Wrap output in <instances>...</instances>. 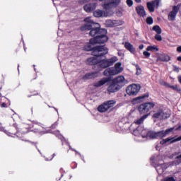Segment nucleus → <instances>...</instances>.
Listing matches in <instances>:
<instances>
[{
	"instance_id": "obj_1",
	"label": "nucleus",
	"mask_w": 181,
	"mask_h": 181,
	"mask_svg": "<svg viewBox=\"0 0 181 181\" xmlns=\"http://www.w3.org/2000/svg\"><path fill=\"white\" fill-rule=\"evenodd\" d=\"M108 53V48L105 46H97L93 49L92 57L88 59L87 63L90 66L97 64L99 67V71L101 69H106L110 67L108 59H101V56H104Z\"/></svg>"
},
{
	"instance_id": "obj_2",
	"label": "nucleus",
	"mask_w": 181,
	"mask_h": 181,
	"mask_svg": "<svg viewBox=\"0 0 181 181\" xmlns=\"http://www.w3.org/2000/svg\"><path fill=\"white\" fill-rule=\"evenodd\" d=\"M149 115H144L140 119L134 122L129 127L131 131H133V135L135 136H141V138H150L151 139H155L158 138V132H148L145 129L141 124L144 122Z\"/></svg>"
},
{
	"instance_id": "obj_3",
	"label": "nucleus",
	"mask_w": 181,
	"mask_h": 181,
	"mask_svg": "<svg viewBox=\"0 0 181 181\" xmlns=\"http://www.w3.org/2000/svg\"><path fill=\"white\" fill-rule=\"evenodd\" d=\"M85 25H83L81 29V30H90L89 33L90 36L97 37L100 36L101 33V28H100V24L94 23L91 19V17H87L84 19Z\"/></svg>"
},
{
	"instance_id": "obj_4",
	"label": "nucleus",
	"mask_w": 181,
	"mask_h": 181,
	"mask_svg": "<svg viewBox=\"0 0 181 181\" xmlns=\"http://www.w3.org/2000/svg\"><path fill=\"white\" fill-rule=\"evenodd\" d=\"M124 71V67H122V63L117 62L115 64L114 67L106 69L103 74L104 76H117Z\"/></svg>"
},
{
	"instance_id": "obj_5",
	"label": "nucleus",
	"mask_w": 181,
	"mask_h": 181,
	"mask_svg": "<svg viewBox=\"0 0 181 181\" xmlns=\"http://www.w3.org/2000/svg\"><path fill=\"white\" fill-rule=\"evenodd\" d=\"M170 117V113L163 109H158L153 112L152 118L154 122L156 121H162L163 119H168Z\"/></svg>"
},
{
	"instance_id": "obj_6",
	"label": "nucleus",
	"mask_w": 181,
	"mask_h": 181,
	"mask_svg": "<svg viewBox=\"0 0 181 181\" xmlns=\"http://www.w3.org/2000/svg\"><path fill=\"white\" fill-rule=\"evenodd\" d=\"M151 160H154V162H157V165L156 166V169L158 175H163V172L168 169V165L163 163L162 160L161 156H153L151 158Z\"/></svg>"
},
{
	"instance_id": "obj_7",
	"label": "nucleus",
	"mask_w": 181,
	"mask_h": 181,
	"mask_svg": "<svg viewBox=\"0 0 181 181\" xmlns=\"http://www.w3.org/2000/svg\"><path fill=\"white\" fill-rule=\"evenodd\" d=\"M100 35H98L90 40V45H95L97 43H105L108 40L107 37V30H100Z\"/></svg>"
},
{
	"instance_id": "obj_8",
	"label": "nucleus",
	"mask_w": 181,
	"mask_h": 181,
	"mask_svg": "<svg viewBox=\"0 0 181 181\" xmlns=\"http://www.w3.org/2000/svg\"><path fill=\"white\" fill-rule=\"evenodd\" d=\"M117 104V101L115 100H108L105 102L103 104L99 105L98 107V111L99 112H105L110 110V108H112L114 105Z\"/></svg>"
},
{
	"instance_id": "obj_9",
	"label": "nucleus",
	"mask_w": 181,
	"mask_h": 181,
	"mask_svg": "<svg viewBox=\"0 0 181 181\" xmlns=\"http://www.w3.org/2000/svg\"><path fill=\"white\" fill-rule=\"evenodd\" d=\"M153 107H155V104L152 102L150 103H143L141 105H140L138 107V110L140 114H148V112H149V111H151V110H152V108H153Z\"/></svg>"
},
{
	"instance_id": "obj_10",
	"label": "nucleus",
	"mask_w": 181,
	"mask_h": 181,
	"mask_svg": "<svg viewBox=\"0 0 181 181\" xmlns=\"http://www.w3.org/2000/svg\"><path fill=\"white\" fill-rule=\"evenodd\" d=\"M104 1L103 6L104 9H112V8H117L119 4H121V0H100Z\"/></svg>"
},
{
	"instance_id": "obj_11",
	"label": "nucleus",
	"mask_w": 181,
	"mask_h": 181,
	"mask_svg": "<svg viewBox=\"0 0 181 181\" xmlns=\"http://www.w3.org/2000/svg\"><path fill=\"white\" fill-rule=\"evenodd\" d=\"M140 90L141 86L135 83L129 86L126 89L128 95H136Z\"/></svg>"
},
{
	"instance_id": "obj_12",
	"label": "nucleus",
	"mask_w": 181,
	"mask_h": 181,
	"mask_svg": "<svg viewBox=\"0 0 181 181\" xmlns=\"http://www.w3.org/2000/svg\"><path fill=\"white\" fill-rule=\"evenodd\" d=\"M124 21L122 20H107L105 25L107 28H115V26H122Z\"/></svg>"
},
{
	"instance_id": "obj_13",
	"label": "nucleus",
	"mask_w": 181,
	"mask_h": 181,
	"mask_svg": "<svg viewBox=\"0 0 181 181\" xmlns=\"http://www.w3.org/2000/svg\"><path fill=\"white\" fill-rule=\"evenodd\" d=\"M174 129L175 131H180L181 129V126H179L178 127L175 128V127H173V128H170L165 131H160L157 132V138H163L165 136H166L170 132H173Z\"/></svg>"
},
{
	"instance_id": "obj_14",
	"label": "nucleus",
	"mask_w": 181,
	"mask_h": 181,
	"mask_svg": "<svg viewBox=\"0 0 181 181\" xmlns=\"http://www.w3.org/2000/svg\"><path fill=\"white\" fill-rule=\"evenodd\" d=\"M181 4H178L177 6H174L173 10L168 14V21H173L176 19V16L177 15V12L180 9Z\"/></svg>"
},
{
	"instance_id": "obj_15",
	"label": "nucleus",
	"mask_w": 181,
	"mask_h": 181,
	"mask_svg": "<svg viewBox=\"0 0 181 181\" xmlns=\"http://www.w3.org/2000/svg\"><path fill=\"white\" fill-rule=\"evenodd\" d=\"M112 83H115L117 86L121 88L125 85V78L124 76H119L112 80Z\"/></svg>"
},
{
	"instance_id": "obj_16",
	"label": "nucleus",
	"mask_w": 181,
	"mask_h": 181,
	"mask_svg": "<svg viewBox=\"0 0 181 181\" xmlns=\"http://www.w3.org/2000/svg\"><path fill=\"white\" fill-rule=\"evenodd\" d=\"M158 6H159V0L147 3V8L150 12H154L155 8H158Z\"/></svg>"
},
{
	"instance_id": "obj_17",
	"label": "nucleus",
	"mask_w": 181,
	"mask_h": 181,
	"mask_svg": "<svg viewBox=\"0 0 181 181\" xmlns=\"http://www.w3.org/2000/svg\"><path fill=\"white\" fill-rule=\"evenodd\" d=\"M148 97H149V94H148V93H146L145 95H143L142 96H139L132 100V104H133V105L139 104V103L144 102V100H145V98H148Z\"/></svg>"
},
{
	"instance_id": "obj_18",
	"label": "nucleus",
	"mask_w": 181,
	"mask_h": 181,
	"mask_svg": "<svg viewBox=\"0 0 181 181\" xmlns=\"http://www.w3.org/2000/svg\"><path fill=\"white\" fill-rule=\"evenodd\" d=\"M181 141V136L179 137H168L163 141H160V144L163 145V144H167V142H170V144H175V142H179Z\"/></svg>"
},
{
	"instance_id": "obj_19",
	"label": "nucleus",
	"mask_w": 181,
	"mask_h": 181,
	"mask_svg": "<svg viewBox=\"0 0 181 181\" xmlns=\"http://www.w3.org/2000/svg\"><path fill=\"white\" fill-rule=\"evenodd\" d=\"M95 8H97L96 3H88L83 6L84 11L86 12H93Z\"/></svg>"
},
{
	"instance_id": "obj_20",
	"label": "nucleus",
	"mask_w": 181,
	"mask_h": 181,
	"mask_svg": "<svg viewBox=\"0 0 181 181\" xmlns=\"http://www.w3.org/2000/svg\"><path fill=\"white\" fill-rule=\"evenodd\" d=\"M93 15L95 18H107V16H110L107 13L100 9L95 11Z\"/></svg>"
},
{
	"instance_id": "obj_21",
	"label": "nucleus",
	"mask_w": 181,
	"mask_h": 181,
	"mask_svg": "<svg viewBox=\"0 0 181 181\" xmlns=\"http://www.w3.org/2000/svg\"><path fill=\"white\" fill-rule=\"evenodd\" d=\"M111 79L110 78H103L98 82L93 83L94 87H102L104 84L108 83Z\"/></svg>"
},
{
	"instance_id": "obj_22",
	"label": "nucleus",
	"mask_w": 181,
	"mask_h": 181,
	"mask_svg": "<svg viewBox=\"0 0 181 181\" xmlns=\"http://www.w3.org/2000/svg\"><path fill=\"white\" fill-rule=\"evenodd\" d=\"M136 11L139 16H141L142 18L146 16V12L145 11V8L143 6H137L136 7Z\"/></svg>"
},
{
	"instance_id": "obj_23",
	"label": "nucleus",
	"mask_w": 181,
	"mask_h": 181,
	"mask_svg": "<svg viewBox=\"0 0 181 181\" xmlns=\"http://www.w3.org/2000/svg\"><path fill=\"white\" fill-rule=\"evenodd\" d=\"M100 76L99 71H95L89 74H86L83 77V80H88L90 78H95L96 77H98Z\"/></svg>"
},
{
	"instance_id": "obj_24",
	"label": "nucleus",
	"mask_w": 181,
	"mask_h": 181,
	"mask_svg": "<svg viewBox=\"0 0 181 181\" xmlns=\"http://www.w3.org/2000/svg\"><path fill=\"white\" fill-rule=\"evenodd\" d=\"M119 88H119L115 83L112 82V83L108 86L107 91L111 94V93H117Z\"/></svg>"
},
{
	"instance_id": "obj_25",
	"label": "nucleus",
	"mask_w": 181,
	"mask_h": 181,
	"mask_svg": "<svg viewBox=\"0 0 181 181\" xmlns=\"http://www.w3.org/2000/svg\"><path fill=\"white\" fill-rule=\"evenodd\" d=\"M124 47L132 53V54H135V47L131 44V42H125Z\"/></svg>"
},
{
	"instance_id": "obj_26",
	"label": "nucleus",
	"mask_w": 181,
	"mask_h": 181,
	"mask_svg": "<svg viewBox=\"0 0 181 181\" xmlns=\"http://www.w3.org/2000/svg\"><path fill=\"white\" fill-rule=\"evenodd\" d=\"M157 60H160V62H170V57L166 54H163L158 57Z\"/></svg>"
},
{
	"instance_id": "obj_27",
	"label": "nucleus",
	"mask_w": 181,
	"mask_h": 181,
	"mask_svg": "<svg viewBox=\"0 0 181 181\" xmlns=\"http://www.w3.org/2000/svg\"><path fill=\"white\" fill-rule=\"evenodd\" d=\"M147 52H159V48L156 45H150L146 48Z\"/></svg>"
},
{
	"instance_id": "obj_28",
	"label": "nucleus",
	"mask_w": 181,
	"mask_h": 181,
	"mask_svg": "<svg viewBox=\"0 0 181 181\" xmlns=\"http://www.w3.org/2000/svg\"><path fill=\"white\" fill-rule=\"evenodd\" d=\"M107 62L109 63V66H112L114 63H116V62H118V57H111L110 59H107Z\"/></svg>"
},
{
	"instance_id": "obj_29",
	"label": "nucleus",
	"mask_w": 181,
	"mask_h": 181,
	"mask_svg": "<svg viewBox=\"0 0 181 181\" xmlns=\"http://www.w3.org/2000/svg\"><path fill=\"white\" fill-rule=\"evenodd\" d=\"M133 66H135L136 72V76H141V74H142V69H141V66H139V65L136 64H133Z\"/></svg>"
},
{
	"instance_id": "obj_30",
	"label": "nucleus",
	"mask_w": 181,
	"mask_h": 181,
	"mask_svg": "<svg viewBox=\"0 0 181 181\" xmlns=\"http://www.w3.org/2000/svg\"><path fill=\"white\" fill-rule=\"evenodd\" d=\"M153 30H154V32H156L157 35H160V33H162V29L160 28V27H159V25L153 26Z\"/></svg>"
},
{
	"instance_id": "obj_31",
	"label": "nucleus",
	"mask_w": 181,
	"mask_h": 181,
	"mask_svg": "<svg viewBox=\"0 0 181 181\" xmlns=\"http://www.w3.org/2000/svg\"><path fill=\"white\" fill-rule=\"evenodd\" d=\"M170 88H172L173 90H175V91H180V88L177 87V85L175 86H170V85H167Z\"/></svg>"
},
{
	"instance_id": "obj_32",
	"label": "nucleus",
	"mask_w": 181,
	"mask_h": 181,
	"mask_svg": "<svg viewBox=\"0 0 181 181\" xmlns=\"http://www.w3.org/2000/svg\"><path fill=\"white\" fill-rule=\"evenodd\" d=\"M146 23H148V25H152V23H153V18H152V17H148L146 18Z\"/></svg>"
},
{
	"instance_id": "obj_33",
	"label": "nucleus",
	"mask_w": 181,
	"mask_h": 181,
	"mask_svg": "<svg viewBox=\"0 0 181 181\" xmlns=\"http://www.w3.org/2000/svg\"><path fill=\"white\" fill-rule=\"evenodd\" d=\"M156 40H158V42H162V36H160V34H157L155 35Z\"/></svg>"
},
{
	"instance_id": "obj_34",
	"label": "nucleus",
	"mask_w": 181,
	"mask_h": 181,
	"mask_svg": "<svg viewBox=\"0 0 181 181\" xmlns=\"http://www.w3.org/2000/svg\"><path fill=\"white\" fill-rule=\"evenodd\" d=\"M164 181H176V180L173 177H166L164 178Z\"/></svg>"
},
{
	"instance_id": "obj_35",
	"label": "nucleus",
	"mask_w": 181,
	"mask_h": 181,
	"mask_svg": "<svg viewBox=\"0 0 181 181\" xmlns=\"http://www.w3.org/2000/svg\"><path fill=\"white\" fill-rule=\"evenodd\" d=\"M143 54H144V56H145V57H151V53H149V52H148V50L144 51V52H143Z\"/></svg>"
},
{
	"instance_id": "obj_36",
	"label": "nucleus",
	"mask_w": 181,
	"mask_h": 181,
	"mask_svg": "<svg viewBox=\"0 0 181 181\" xmlns=\"http://www.w3.org/2000/svg\"><path fill=\"white\" fill-rule=\"evenodd\" d=\"M127 4L129 6H132V5H134V1L132 0H127Z\"/></svg>"
},
{
	"instance_id": "obj_37",
	"label": "nucleus",
	"mask_w": 181,
	"mask_h": 181,
	"mask_svg": "<svg viewBox=\"0 0 181 181\" xmlns=\"http://www.w3.org/2000/svg\"><path fill=\"white\" fill-rule=\"evenodd\" d=\"M0 106L1 108H6V103H1V105H0Z\"/></svg>"
},
{
	"instance_id": "obj_38",
	"label": "nucleus",
	"mask_w": 181,
	"mask_h": 181,
	"mask_svg": "<svg viewBox=\"0 0 181 181\" xmlns=\"http://www.w3.org/2000/svg\"><path fill=\"white\" fill-rule=\"evenodd\" d=\"M177 52L178 53H181V46H179V47H177Z\"/></svg>"
},
{
	"instance_id": "obj_39",
	"label": "nucleus",
	"mask_w": 181,
	"mask_h": 181,
	"mask_svg": "<svg viewBox=\"0 0 181 181\" xmlns=\"http://www.w3.org/2000/svg\"><path fill=\"white\" fill-rule=\"evenodd\" d=\"M144 45H140L139 48L140 49V50H142V49H144Z\"/></svg>"
},
{
	"instance_id": "obj_40",
	"label": "nucleus",
	"mask_w": 181,
	"mask_h": 181,
	"mask_svg": "<svg viewBox=\"0 0 181 181\" xmlns=\"http://www.w3.org/2000/svg\"><path fill=\"white\" fill-rule=\"evenodd\" d=\"M85 49H86V50H91V49H93V47H91V46H89L88 48H86V47H85Z\"/></svg>"
},
{
	"instance_id": "obj_41",
	"label": "nucleus",
	"mask_w": 181,
	"mask_h": 181,
	"mask_svg": "<svg viewBox=\"0 0 181 181\" xmlns=\"http://www.w3.org/2000/svg\"><path fill=\"white\" fill-rule=\"evenodd\" d=\"M135 2H137V4H141L142 0H134Z\"/></svg>"
},
{
	"instance_id": "obj_42",
	"label": "nucleus",
	"mask_w": 181,
	"mask_h": 181,
	"mask_svg": "<svg viewBox=\"0 0 181 181\" xmlns=\"http://www.w3.org/2000/svg\"><path fill=\"white\" fill-rule=\"evenodd\" d=\"M177 60H178V62H181V57H177Z\"/></svg>"
},
{
	"instance_id": "obj_43",
	"label": "nucleus",
	"mask_w": 181,
	"mask_h": 181,
	"mask_svg": "<svg viewBox=\"0 0 181 181\" xmlns=\"http://www.w3.org/2000/svg\"><path fill=\"white\" fill-rule=\"evenodd\" d=\"M57 125V124L55 123L54 124H53V125L52 126V128H54Z\"/></svg>"
},
{
	"instance_id": "obj_44",
	"label": "nucleus",
	"mask_w": 181,
	"mask_h": 181,
	"mask_svg": "<svg viewBox=\"0 0 181 181\" xmlns=\"http://www.w3.org/2000/svg\"><path fill=\"white\" fill-rule=\"evenodd\" d=\"M37 124H35L34 127H35V128H36V126H37Z\"/></svg>"
},
{
	"instance_id": "obj_45",
	"label": "nucleus",
	"mask_w": 181,
	"mask_h": 181,
	"mask_svg": "<svg viewBox=\"0 0 181 181\" xmlns=\"http://www.w3.org/2000/svg\"><path fill=\"white\" fill-rule=\"evenodd\" d=\"M37 132H40V130H38Z\"/></svg>"
}]
</instances>
